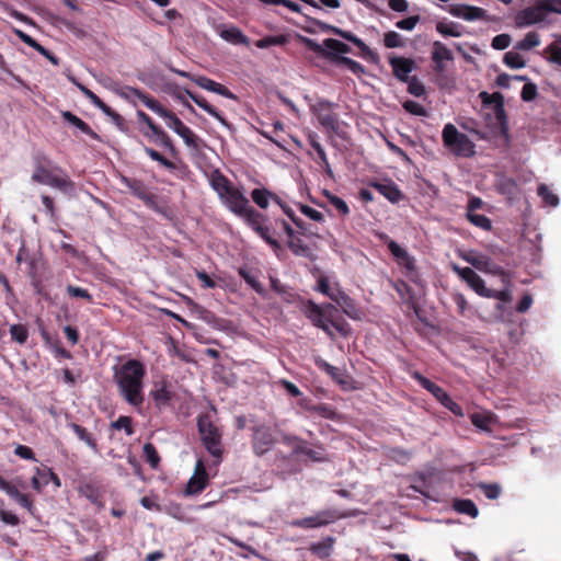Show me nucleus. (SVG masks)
Returning <instances> with one entry per match:
<instances>
[{
	"mask_svg": "<svg viewBox=\"0 0 561 561\" xmlns=\"http://www.w3.org/2000/svg\"><path fill=\"white\" fill-rule=\"evenodd\" d=\"M146 367L138 359H128L114 373L121 397L130 405L139 408L145 401L144 380Z\"/></svg>",
	"mask_w": 561,
	"mask_h": 561,
	"instance_id": "nucleus-1",
	"label": "nucleus"
},
{
	"mask_svg": "<svg viewBox=\"0 0 561 561\" xmlns=\"http://www.w3.org/2000/svg\"><path fill=\"white\" fill-rule=\"evenodd\" d=\"M211 188L218 194L221 203L234 215L242 217L244 221L249 219V214L255 209L250 206V201L243 192L234 186L232 182L219 170L211 172L209 178Z\"/></svg>",
	"mask_w": 561,
	"mask_h": 561,
	"instance_id": "nucleus-2",
	"label": "nucleus"
},
{
	"mask_svg": "<svg viewBox=\"0 0 561 561\" xmlns=\"http://www.w3.org/2000/svg\"><path fill=\"white\" fill-rule=\"evenodd\" d=\"M304 313L316 328L321 329L331 339L334 337L331 327L344 337L351 334L350 323L339 314V309L332 304L320 306L313 300H307Z\"/></svg>",
	"mask_w": 561,
	"mask_h": 561,
	"instance_id": "nucleus-3",
	"label": "nucleus"
},
{
	"mask_svg": "<svg viewBox=\"0 0 561 561\" xmlns=\"http://www.w3.org/2000/svg\"><path fill=\"white\" fill-rule=\"evenodd\" d=\"M33 182L51 186L64 193L75 190V182L68 176L66 171L57 165H53L51 160L45 153H35L33 156Z\"/></svg>",
	"mask_w": 561,
	"mask_h": 561,
	"instance_id": "nucleus-4",
	"label": "nucleus"
},
{
	"mask_svg": "<svg viewBox=\"0 0 561 561\" xmlns=\"http://www.w3.org/2000/svg\"><path fill=\"white\" fill-rule=\"evenodd\" d=\"M561 14V0H533V4L519 10L514 16L515 26L527 27L541 23L548 14Z\"/></svg>",
	"mask_w": 561,
	"mask_h": 561,
	"instance_id": "nucleus-5",
	"label": "nucleus"
},
{
	"mask_svg": "<svg viewBox=\"0 0 561 561\" xmlns=\"http://www.w3.org/2000/svg\"><path fill=\"white\" fill-rule=\"evenodd\" d=\"M197 430L203 446L213 457L220 461L224 454L222 433L208 413L197 416Z\"/></svg>",
	"mask_w": 561,
	"mask_h": 561,
	"instance_id": "nucleus-6",
	"label": "nucleus"
},
{
	"mask_svg": "<svg viewBox=\"0 0 561 561\" xmlns=\"http://www.w3.org/2000/svg\"><path fill=\"white\" fill-rule=\"evenodd\" d=\"M245 224L260 236L275 253L282 250V244L278 241L279 231H283L280 226L275 225V219L271 221L266 215L255 210L249 214V219Z\"/></svg>",
	"mask_w": 561,
	"mask_h": 561,
	"instance_id": "nucleus-7",
	"label": "nucleus"
},
{
	"mask_svg": "<svg viewBox=\"0 0 561 561\" xmlns=\"http://www.w3.org/2000/svg\"><path fill=\"white\" fill-rule=\"evenodd\" d=\"M442 138L444 146L455 156L470 158L476 153V145L450 123L444 126Z\"/></svg>",
	"mask_w": 561,
	"mask_h": 561,
	"instance_id": "nucleus-8",
	"label": "nucleus"
},
{
	"mask_svg": "<svg viewBox=\"0 0 561 561\" xmlns=\"http://www.w3.org/2000/svg\"><path fill=\"white\" fill-rule=\"evenodd\" d=\"M335 106L336 104L328 100H320L310 106V111L330 136L335 134L343 137L339 115L334 112Z\"/></svg>",
	"mask_w": 561,
	"mask_h": 561,
	"instance_id": "nucleus-9",
	"label": "nucleus"
},
{
	"mask_svg": "<svg viewBox=\"0 0 561 561\" xmlns=\"http://www.w3.org/2000/svg\"><path fill=\"white\" fill-rule=\"evenodd\" d=\"M350 514L340 512L336 508H325L314 513L311 516L295 519L291 526L302 529L320 528L335 523L339 519L348 517Z\"/></svg>",
	"mask_w": 561,
	"mask_h": 561,
	"instance_id": "nucleus-10",
	"label": "nucleus"
},
{
	"mask_svg": "<svg viewBox=\"0 0 561 561\" xmlns=\"http://www.w3.org/2000/svg\"><path fill=\"white\" fill-rule=\"evenodd\" d=\"M251 446L255 456L262 457L273 449L277 443L274 430L267 424H257L251 427Z\"/></svg>",
	"mask_w": 561,
	"mask_h": 561,
	"instance_id": "nucleus-11",
	"label": "nucleus"
},
{
	"mask_svg": "<svg viewBox=\"0 0 561 561\" xmlns=\"http://www.w3.org/2000/svg\"><path fill=\"white\" fill-rule=\"evenodd\" d=\"M275 225L280 226L282 230L286 233V245L294 255L301 256L310 261L316 260L312 248L304 242L301 239L302 236L298 234L285 219L276 218Z\"/></svg>",
	"mask_w": 561,
	"mask_h": 561,
	"instance_id": "nucleus-12",
	"label": "nucleus"
},
{
	"mask_svg": "<svg viewBox=\"0 0 561 561\" xmlns=\"http://www.w3.org/2000/svg\"><path fill=\"white\" fill-rule=\"evenodd\" d=\"M462 259L471 264L477 270L491 274L493 276H499L504 285L507 287L511 285V275L510 273L501 265L495 263L491 257L479 254V255H463Z\"/></svg>",
	"mask_w": 561,
	"mask_h": 561,
	"instance_id": "nucleus-13",
	"label": "nucleus"
},
{
	"mask_svg": "<svg viewBox=\"0 0 561 561\" xmlns=\"http://www.w3.org/2000/svg\"><path fill=\"white\" fill-rule=\"evenodd\" d=\"M121 182L135 197L142 201L148 208L160 214L163 213L162 208L158 204L157 195L151 193L141 180L121 175Z\"/></svg>",
	"mask_w": 561,
	"mask_h": 561,
	"instance_id": "nucleus-14",
	"label": "nucleus"
},
{
	"mask_svg": "<svg viewBox=\"0 0 561 561\" xmlns=\"http://www.w3.org/2000/svg\"><path fill=\"white\" fill-rule=\"evenodd\" d=\"M322 30L329 31L334 35L342 37L343 39L354 44L359 49V56L371 64H379L380 57L373 49L367 46L364 41L357 37L354 33L350 31L342 30L336 26L322 24Z\"/></svg>",
	"mask_w": 561,
	"mask_h": 561,
	"instance_id": "nucleus-15",
	"label": "nucleus"
},
{
	"mask_svg": "<svg viewBox=\"0 0 561 561\" xmlns=\"http://www.w3.org/2000/svg\"><path fill=\"white\" fill-rule=\"evenodd\" d=\"M375 236L380 242L387 244L390 253L400 266L408 272H415V260L408 250L393 241L386 232H376Z\"/></svg>",
	"mask_w": 561,
	"mask_h": 561,
	"instance_id": "nucleus-16",
	"label": "nucleus"
},
{
	"mask_svg": "<svg viewBox=\"0 0 561 561\" xmlns=\"http://www.w3.org/2000/svg\"><path fill=\"white\" fill-rule=\"evenodd\" d=\"M209 483V476L206 470V466L202 459H198L195 463L193 476L190 478L186 488L185 495L193 496L202 493Z\"/></svg>",
	"mask_w": 561,
	"mask_h": 561,
	"instance_id": "nucleus-17",
	"label": "nucleus"
},
{
	"mask_svg": "<svg viewBox=\"0 0 561 561\" xmlns=\"http://www.w3.org/2000/svg\"><path fill=\"white\" fill-rule=\"evenodd\" d=\"M446 11L449 12L453 16L470 22L486 19V11L484 9L463 3L449 4L446 8Z\"/></svg>",
	"mask_w": 561,
	"mask_h": 561,
	"instance_id": "nucleus-18",
	"label": "nucleus"
},
{
	"mask_svg": "<svg viewBox=\"0 0 561 561\" xmlns=\"http://www.w3.org/2000/svg\"><path fill=\"white\" fill-rule=\"evenodd\" d=\"M453 271L468 284L479 296L485 297L489 288L485 287L484 280L470 267H461L457 264L453 265Z\"/></svg>",
	"mask_w": 561,
	"mask_h": 561,
	"instance_id": "nucleus-19",
	"label": "nucleus"
},
{
	"mask_svg": "<svg viewBox=\"0 0 561 561\" xmlns=\"http://www.w3.org/2000/svg\"><path fill=\"white\" fill-rule=\"evenodd\" d=\"M307 42H308V46L313 51L323 54V55L328 56L331 60H332V57L330 56V54L343 56L344 54H348L352 51L351 47L347 44H345L339 39H335V38H325L323 41V46L330 50L328 53L324 51V49L322 48L321 45L316 44L310 39H308Z\"/></svg>",
	"mask_w": 561,
	"mask_h": 561,
	"instance_id": "nucleus-20",
	"label": "nucleus"
},
{
	"mask_svg": "<svg viewBox=\"0 0 561 561\" xmlns=\"http://www.w3.org/2000/svg\"><path fill=\"white\" fill-rule=\"evenodd\" d=\"M0 490L5 492L11 499L16 501L22 507L27 510L30 514H34V503L33 499L24 493H21L19 489L7 481L4 478L0 476Z\"/></svg>",
	"mask_w": 561,
	"mask_h": 561,
	"instance_id": "nucleus-21",
	"label": "nucleus"
},
{
	"mask_svg": "<svg viewBox=\"0 0 561 561\" xmlns=\"http://www.w3.org/2000/svg\"><path fill=\"white\" fill-rule=\"evenodd\" d=\"M330 299L334 301L339 307H341L342 311L351 319H359L360 312L355 304V300L351 298L345 291L336 288L335 293L333 296H331Z\"/></svg>",
	"mask_w": 561,
	"mask_h": 561,
	"instance_id": "nucleus-22",
	"label": "nucleus"
},
{
	"mask_svg": "<svg viewBox=\"0 0 561 561\" xmlns=\"http://www.w3.org/2000/svg\"><path fill=\"white\" fill-rule=\"evenodd\" d=\"M432 61L434 62V70L438 73L444 72L446 69L445 61L454 59L451 50L442 42L435 41L433 43V49L431 55Z\"/></svg>",
	"mask_w": 561,
	"mask_h": 561,
	"instance_id": "nucleus-23",
	"label": "nucleus"
},
{
	"mask_svg": "<svg viewBox=\"0 0 561 561\" xmlns=\"http://www.w3.org/2000/svg\"><path fill=\"white\" fill-rule=\"evenodd\" d=\"M389 64L392 68L393 76L402 82L409 81V75L415 68L414 60L405 57H391Z\"/></svg>",
	"mask_w": 561,
	"mask_h": 561,
	"instance_id": "nucleus-24",
	"label": "nucleus"
},
{
	"mask_svg": "<svg viewBox=\"0 0 561 561\" xmlns=\"http://www.w3.org/2000/svg\"><path fill=\"white\" fill-rule=\"evenodd\" d=\"M194 82L202 89L217 93L230 100H237V95L232 93L227 87L205 76H197L196 78H194Z\"/></svg>",
	"mask_w": 561,
	"mask_h": 561,
	"instance_id": "nucleus-25",
	"label": "nucleus"
},
{
	"mask_svg": "<svg viewBox=\"0 0 561 561\" xmlns=\"http://www.w3.org/2000/svg\"><path fill=\"white\" fill-rule=\"evenodd\" d=\"M35 472L36 474L32 478V488L35 491L41 492L43 486L47 485V477L51 478V482L56 486H60L61 483L59 477L50 468H36Z\"/></svg>",
	"mask_w": 561,
	"mask_h": 561,
	"instance_id": "nucleus-26",
	"label": "nucleus"
},
{
	"mask_svg": "<svg viewBox=\"0 0 561 561\" xmlns=\"http://www.w3.org/2000/svg\"><path fill=\"white\" fill-rule=\"evenodd\" d=\"M496 100V104L494 106V114L496 123L500 127V133L504 137H508V119L506 115V111L504 108V98L501 93H493L492 95Z\"/></svg>",
	"mask_w": 561,
	"mask_h": 561,
	"instance_id": "nucleus-27",
	"label": "nucleus"
},
{
	"mask_svg": "<svg viewBox=\"0 0 561 561\" xmlns=\"http://www.w3.org/2000/svg\"><path fill=\"white\" fill-rule=\"evenodd\" d=\"M370 186L376 188L385 198H387L392 204L399 203L403 198L402 192L393 182H373L370 183Z\"/></svg>",
	"mask_w": 561,
	"mask_h": 561,
	"instance_id": "nucleus-28",
	"label": "nucleus"
},
{
	"mask_svg": "<svg viewBox=\"0 0 561 561\" xmlns=\"http://www.w3.org/2000/svg\"><path fill=\"white\" fill-rule=\"evenodd\" d=\"M151 111L160 117L167 119V125L176 134H179L180 130L185 126L172 111L165 108L159 101H157Z\"/></svg>",
	"mask_w": 561,
	"mask_h": 561,
	"instance_id": "nucleus-29",
	"label": "nucleus"
},
{
	"mask_svg": "<svg viewBox=\"0 0 561 561\" xmlns=\"http://www.w3.org/2000/svg\"><path fill=\"white\" fill-rule=\"evenodd\" d=\"M117 94L126 100H130L131 98H137L140 100L149 110L153 108L154 104L158 100H156L150 94L144 92L142 90L134 87H125Z\"/></svg>",
	"mask_w": 561,
	"mask_h": 561,
	"instance_id": "nucleus-30",
	"label": "nucleus"
},
{
	"mask_svg": "<svg viewBox=\"0 0 561 561\" xmlns=\"http://www.w3.org/2000/svg\"><path fill=\"white\" fill-rule=\"evenodd\" d=\"M183 92L201 108L206 111L209 115H211L214 118L219 121L221 124L226 125V118L222 116L220 112L217 111L216 107H214L211 104H209L204 98L193 93L188 89H184Z\"/></svg>",
	"mask_w": 561,
	"mask_h": 561,
	"instance_id": "nucleus-31",
	"label": "nucleus"
},
{
	"mask_svg": "<svg viewBox=\"0 0 561 561\" xmlns=\"http://www.w3.org/2000/svg\"><path fill=\"white\" fill-rule=\"evenodd\" d=\"M68 427L71 428L76 436L81 442H83L89 448H91L94 453H99V445L96 438L85 427L73 422L69 423Z\"/></svg>",
	"mask_w": 561,
	"mask_h": 561,
	"instance_id": "nucleus-32",
	"label": "nucleus"
},
{
	"mask_svg": "<svg viewBox=\"0 0 561 561\" xmlns=\"http://www.w3.org/2000/svg\"><path fill=\"white\" fill-rule=\"evenodd\" d=\"M335 543V538L328 536L319 542H312L309 550L320 559H328L332 552Z\"/></svg>",
	"mask_w": 561,
	"mask_h": 561,
	"instance_id": "nucleus-33",
	"label": "nucleus"
},
{
	"mask_svg": "<svg viewBox=\"0 0 561 561\" xmlns=\"http://www.w3.org/2000/svg\"><path fill=\"white\" fill-rule=\"evenodd\" d=\"M62 117L65 121L77 127L80 131L88 135L94 140H99V135L90 127L89 124H87L84 121H82L80 117L75 115L73 113L66 111L62 112Z\"/></svg>",
	"mask_w": 561,
	"mask_h": 561,
	"instance_id": "nucleus-34",
	"label": "nucleus"
},
{
	"mask_svg": "<svg viewBox=\"0 0 561 561\" xmlns=\"http://www.w3.org/2000/svg\"><path fill=\"white\" fill-rule=\"evenodd\" d=\"M220 37L234 45H249V38L236 26L225 27L219 33Z\"/></svg>",
	"mask_w": 561,
	"mask_h": 561,
	"instance_id": "nucleus-35",
	"label": "nucleus"
},
{
	"mask_svg": "<svg viewBox=\"0 0 561 561\" xmlns=\"http://www.w3.org/2000/svg\"><path fill=\"white\" fill-rule=\"evenodd\" d=\"M433 396L444 408L448 409L455 415H463L462 408L457 402H455L442 387Z\"/></svg>",
	"mask_w": 561,
	"mask_h": 561,
	"instance_id": "nucleus-36",
	"label": "nucleus"
},
{
	"mask_svg": "<svg viewBox=\"0 0 561 561\" xmlns=\"http://www.w3.org/2000/svg\"><path fill=\"white\" fill-rule=\"evenodd\" d=\"M141 133L144 134V136L148 138L153 137L156 141L159 142L165 149H168L171 152V154L175 156L178 153L172 139L160 126L152 134H149L148 131H145L142 129Z\"/></svg>",
	"mask_w": 561,
	"mask_h": 561,
	"instance_id": "nucleus-37",
	"label": "nucleus"
},
{
	"mask_svg": "<svg viewBox=\"0 0 561 561\" xmlns=\"http://www.w3.org/2000/svg\"><path fill=\"white\" fill-rule=\"evenodd\" d=\"M453 508L463 515H468L476 518L479 515V510L476 503L470 499H455L453 502Z\"/></svg>",
	"mask_w": 561,
	"mask_h": 561,
	"instance_id": "nucleus-38",
	"label": "nucleus"
},
{
	"mask_svg": "<svg viewBox=\"0 0 561 561\" xmlns=\"http://www.w3.org/2000/svg\"><path fill=\"white\" fill-rule=\"evenodd\" d=\"M330 56L332 57V60L335 64L345 66L352 73H354L357 77H360L366 73L365 67L362 64H359L358 61H356L350 57L331 55V54H330Z\"/></svg>",
	"mask_w": 561,
	"mask_h": 561,
	"instance_id": "nucleus-39",
	"label": "nucleus"
},
{
	"mask_svg": "<svg viewBox=\"0 0 561 561\" xmlns=\"http://www.w3.org/2000/svg\"><path fill=\"white\" fill-rule=\"evenodd\" d=\"M314 365L322 371L327 373L334 381L343 383V373L339 367L329 364L325 359L318 356L314 358Z\"/></svg>",
	"mask_w": 561,
	"mask_h": 561,
	"instance_id": "nucleus-40",
	"label": "nucleus"
},
{
	"mask_svg": "<svg viewBox=\"0 0 561 561\" xmlns=\"http://www.w3.org/2000/svg\"><path fill=\"white\" fill-rule=\"evenodd\" d=\"M436 31L444 37H460L462 35V26L455 22H443L436 23Z\"/></svg>",
	"mask_w": 561,
	"mask_h": 561,
	"instance_id": "nucleus-41",
	"label": "nucleus"
},
{
	"mask_svg": "<svg viewBox=\"0 0 561 561\" xmlns=\"http://www.w3.org/2000/svg\"><path fill=\"white\" fill-rule=\"evenodd\" d=\"M540 45V35L537 32H528L525 37L515 45L517 50H530Z\"/></svg>",
	"mask_w": 561,
	"mask_h": 561,
	"instance_id": "nucleus-42",
	"label": "nucleus"
},
{
	"mask_svg": "<svg viewBox=\"0 0 561 561\" xmlns=\"http://www.w3.org/2000/svg\"><path fill=\"white\" fill-rule=\"evenodd\" d=\"M271 196H273V193L265 187L254 188L251 192L252 201L262 209L267 208L271 201Z\"/></svg>",
	"mask_w": 561,
	"mask_h": 561,
	"instance_id": "nucleus-43",
	"label": "nucleus"
},
{
	"mask_svg": "<svg viewBox=\"0 0 561 561\" xmlns=\"http://www.w3.org/2000/svg\"><path fill=\"white\" fill-rule=\"evenodd\" d=\"M144 151H145V153L148 157H150V159H152L153 161L159 162L162 167H164L169 171H174V170L178 169V167H176V164L174 162H172L171 160L167 159L164 156H162L156 149L145 146L144 147Z\"/></svg>",
	"mask_w": 561,
	"mask_h": 561,
	"instance_id": "nucleus-44",
	"label": "nucleus"
},
{
	"mask_svg": "<svg viewBox=\"0 0 561 561\" xmlns=\"http://www.w3.org/2000/svg\"><path fill=\"white\" fill-rule=\"evenodd\" d=\"M108 118H111L112 123L123 133H127L128 127L125 118L114 111L107 104L101 110Z\"/></svg>",
	"mask_w": 561,
	"mask_h": 561,
	"instance_id": "nucleus-45",
	"label": "nucleus"
},
{
	"mask_svg": "<svg viewBox=\"0 0 561 561\" xmlns=\"http://www.w3.org/2000/svg\"><path fill=\"white\" fill-rule=\"evenodd\" d=\"M151 397L158 408L169 404L172 399V394L165 385L161 386L159 389L152 390Z\"/></svg>",
	"mask_w": 561,
	"mask_h": 561,
	"instance_id": "nucleus-46",
	"label": "nucleus"
},
{
	"mask_svg": "<svg viewBox=\"0 0 561 561\" xmlns=\"http://www.w3.org/2000/svg\"><path fill=\"white\" fill-rule=\"evenodd\" d=\"M66 293L69 298H78L85 300L88 304H93V297L88 289L75 285H67Z\"/></svg>",
	"mask_w": 561,
	"mask_h": 561,
	"instance_id": "nucleus-47",
	"label": "nucleus"
},
{
	"mask_svg": "<svg viewBox=\"0 0 561 561\" xmlns=\"http://www.w3.org/2000/svg\"><path fill=\"white\" fill-rule=\"evenodd\" d=\"M9 331H10L12 341H14L21 345L24 344L28 339V330H27L26 325H24V324H21V323L12 324L10 327Z\"/></svg>",
	"mask_w": 561,
	"mask_h": 561,
	"instance_id": "nucleus-48",
	"label": "nucleus"
},
{
	"mask_svg": "<svg viewBox=\"0 0 561 561\" xmlns=\"http://www.w3.org/2000/svg\"><path fill=\"white\" fill-rule=\"evenodd\" d=\"M304 456L316 462H325L329 460L325 449L321 444L308 447Z\"/></svg>",
	"mask_w": 561,
	"mask_h": 561,
	"instance_id": "nucleus-49",
	"label": "nucleus"
},
{
	"mask_svg": "<svg viewBox=\"0 0 561 561\" xmlns=\"http://www.w3.org/2000/svg\"><path fill=\"white\" fill-rule=\"evenodd\" d=\"M538 195L547 206L556 207L559 204V197L546 184L538 186Z\"/></svg>",
	"mask_w": 561,
	"mask_h": 561,
	"instance_id": "nucleus-50",
	"label": "nucleus"
},
{
	"mask_svg": "<svg viewBox=\"0 0 561 561\" xmlns=\"http://www.w3.org/2000/svg\"><path fill=\"white\" fill-rule=\"evenodd\" d=\"M466 217L473 226H476L478 228H481L485 231H489L492 229V222L485 215L476 214V213L471 211V213H467Z\"/></svg>",
	"mask_w": 561,
	"mask_h": 561,
	"instance_id": "nucleus-51",
	"label": "nucleus"
},
{
	"mask_svg": "<svg viewBox=\"0 0 561 561\" xmlns=\"http://www.w3.org/2000/svg\"><path fill=\"white\" fill-rule=\"evenodd\" d=\"M383 45L387 48H399L405 45L401 34L396 31H389L383 34Z\"/></svg>",
	"mask_w": 561,
	"mask_h": 561,
	"instance_id": "nucleus-52",
	"label": "nucleus"
},
{
	"mask_svg": "<svg viewBox=\"0 0 561 561\" xmlns=\"http://www.w3.org/2000/svg\"><path fill=\"white\" fill-rule=\"evenodd\" d=\"M111 427L117 431L124 430L126 435L134 434L133 419L130 416L121 415L117 420L111 423Z\"/></svg>",
	"mask_w": 561,
	"mask_h": 561,
	"instance_id": "nucleus-53",
	"label": "nucleus"
},
{
	"mask_svg": "<svg viewBox=\"0 0 561 561\" xmlns=\"http://www.w3.org/2000/svg\"><path fill=\"white\" fill-rule=\"evenodd\" d=\"M503 62L512 69H520L526 66L524 58L516 51H507L504 55Z\"/></svg>",
	"mask_w": 561,
	"mask_h": 561,
	"instance_id": "nucleus-54",
	"label": "nucleus"
},
{
	"mask_svg": "<svg viewBox=\"0 0 561 561\" xmlns=\"http://www.w3.org/2000/svg\"><path fill=\"white\" fill-rule=\"evenodd\" d=\"M239 275L244 279V282L251 286L260 296L264 297L266 295V290L263 285L255 279L248 271L244 268L239 270Z\"/></svg>",
	"mask_w": 561,
	"mask_h": 561,
	"instance_id": "nucleus-55",
	"label": "nucleus"
},
{
	"mask_svg": "<svg viewBox=\"0 0 561 561\" xmlns=\"http://www.w3.org/2000/svg\"><path fill=\"white\" fill-rule=\"evenodd\" d=\"M311 409H312V413H314L323 419L333 421L337 417V413H336L335 409L330 404L319 403V404H317L316 408H311Z\"/></svg>",
	"mask_w": 561,
	"mask_h": 561,
	"instance_id": "nucleus-56",
	"label": "nucleus"
},
{
	"mask_svg": "<svg viewBox=\"0 0 561 561\" xmlns=\"http://www.w3.org/2000/svg\"><path fill=\"white\" fill-rule=\"evenodd\" d=\"M287 42L286 37L284 35H277V36H265L259 41L255 42V46L257 48H268L271 46H280L284 45Z\"/></svg>",
	"mask_w": 561,
	"mask_h": 561,
	"instance_id": "nucleus-57",
	"label": "nucleus"
},
{
	"mask_svg": "<svg viewBox=\"0 0 561 561\" xmlns=\"http://www.w3.org/2000/svg\"><path fill=\"white\" fill-rule=\"evenodd\" d=\"M79 491L82 495H84L92 503H98L100 500V491L98 486H95L91 482H87L80 485Z\"/></svg>",
	"mask_w": 561,
	"mask_h": 561,
	"instance_id": "nucleus-58",
	"label": "nucleus"
},
{
	"mask_svg": "<svg viewBox=\"0 0 561 561\" xmlns=\"http://www.w3.org/2000/svg\"><path fill=\"white\" fill-rule=\"evenodd\" d=\"M307 141L309 146L317 152L319 160H325L327 153L324 151V148L319 141V136L314 131H309L307 134Z\"/></svg>",
	"mask_w": 561,
	"mask_h": 561,
	"instance_id": "nucleus-59",
	"label": "nucleus"
},
{
	"mask_svg": "<svg viewBox=\"0 0 561 561\" xmlns=\"http://www.w3.org/2000/svg\"><path fill=\"white\" fill-rule=\"evenodd\" d=\"M144 454L146 456L147 462L152 468H157L159 466L160 456H159L156 447L151 443H147L144 445Z\"/></svg>",
	"mask_w": 561,
	"mask_h": 561,
	"instance_id": "nucleus-60",
	"label": "nucleus"
},
{
	"mask_svg": "<svg viewBox=\"0 0 561 561\" xmlns=\"http://www.w3.org/2000/svg\"><path fill=\"white\" fill-rule=\"evenodd\" d=\"M412 378L414 380H416L420 386L422 388H424L425 390H427L428 392H431L432 394H435L436 391L440 388L438 385H436L435 382L431 381L430 379H427L426 377H424L421 373L419 371H414L412 373Z\"/></svg>",
	"mask_w": 561,
	"mask_h": 561,
	"instance_id": "nucleus-61",
	"label": "nucleus"
},
{
	"mask_svg": "<svg viewBox=\"0 0 561 561\" xmlns=\"http://www.w3.org/2000/svg\"><path fill=\"white\" fill-rule=\"evenodd\" d=\"M479 489L489 500H496L501 495V486L497 483H480Z\"/></svg>",
	"mask_w": 561,
	"mask_h": 561,
	"instance_id": "nucleus-62",
	"label": "nucleus"
},
{
	"mask_svg": "<svg viewBox=\"0 0 561 561\" xmlns=\"http://www.w3.org/2000/svg\"><path fill=\"white\" fill-rule=\"evenodd\" d=\"M298 231L297 233L306 237V238H312V237H319V233L316 231L312 225L305 222L301 218L298 220H295L294 224Z\"/></svg>",
	"mask_w": 561,
	"mask_h": 561,
	"instance_id": "nucleus-63",
	"label": "nucleus"
},
{
	"mask_svg": "<svg viewBox=\"0 0 561 561\" xmlns=\"http://www.w3.org/2000/svg\"><path fill=\"white\" fill-rule=\"evenodd\" d=\"M546 51L549 54L548 60L561 67V41L551 43Z\"/></svg>",
	"mask_w": 561,
	"mask_h": 561,
	"instance_id": "nucleus-64",
	"label": "nucleus"
}]
</instances>
